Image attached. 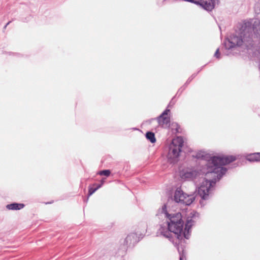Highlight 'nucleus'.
<instances>
[{
  "mask_svg": "<svg viewBox=\"0 0 260 260\" xmlns=\"http://www.w3.org/2000/svg\"><path fill=\"white\" fill-rule=\"evenodd\" d=\"M183 145V139L181 137H177L172 140L170 145L168 154V159L170 163H175L178 161L180 152Z\"/></svg>",
  "mask_w": 260,
  "mask_h": 260,
  "instance_id": "20e7f679",
  "label": "nucleus"
},
{
  "mask_svg": "<svg viewBox=\"0 0 260 260\" xmlns=\"http://www.w3.org/2000/svg\"><path fill=\"white\" fill-rule=\"evenodd\" d=\"M10 23V22H8V23L6 24V25H5V27H7V25Z\"/></svg>",
  "mask_w": 260,
  "mask_h": 260,
  "instance_id": "f3484780",
  "label": "nucleus"
},
{
  "mask_svg": "<svg viewBox=\"0 0 260 260\" xmlns=\"http://www.w3.org/2000/svg\"><path fill=\"white\" fill-rule=\"evenodd\" d=\"M110 173L111 172L109 170H104L99 172L98 174L100 175H104L108 177L110 175Z\"/></svg>",
  "mask_w": 260,
  "mask_h": 260,
  "instance_id": "f8f14e48",
  "label": "nucleus"
},
{
  "mask_svg": "<svg viewBox=\"0 0 260 260\" xmlns=\"http://www.w3.org/2000/svg\"><path fill=\"white\" fill-rule=\"evenodd\" d=\"M238 35H234L224 42L226 49H230L236 46H244L246 48L252 45V37L260 40V20L255 19L245 21L240 25Z\"/></svg>",
  "mask_w": 260,
  "mask_h": 260,
  "instance_id": "7ed1b4c3",
  "label": "nucleus"
},
{
  "mask_svg": "<svg viewBox=\"0 0 260 260\" xmlns=\"http://www.w3.org/2000/svg\"><path fill=\"white\" fill-rule=\"evenodd\" d=\"M161 214L166 218V221L159 224L156 236L168 239L175 246H178L184 238H189L190 229L199 217L198 213L191 212L184 225L181 214L180 212L169 213L166 205L162 207Z\"/></svg>",
  "mask_w": 260,
  "mask_h": 260,
  "instance_id": "f03ea898",
  "label": "nucleus"
},
{
  "mask_svg": "<svg viewBox=\"0 0 260 260\" xmlns=\"http://www.w3.org/2000/svg\"><path fill=\"white\" fill-rule=\"evenodd\" d=\"M146 138L147 140L150 141V142L152 143H154L156 141V139L155 137V135L153 133L151 132H148L146 134Z\"/></svg>",
  "mask_w": 260,
  "mask_h": 260,
  "instance_id": "9b49d317",
  "label": "nucleus"
},
{
  "mask_svg": "<svg viewBox=\"0 0 260 260\" xmlns=\"http://www.w3.org/2000/svg\"><path fill=\"white\" fill-rule=\"evenodd\" d=\"M236 160V157L230 156H214L206 164L207 171L204 172L198 168H186L180 171L179 175L183 180L190 181L202 179L198 187V194L202 200H207L212 193L216 181L219 180L227 171L223 167Z\"/></svg>",
  "mask_w": 260,
  "mask_h": 260,
  "instance_id": "f257e3e1",
  "label": "nucleus"
},
{
  "mask_svg": "<svg viewBox=\"0 0 260 260\" xmlns=\"http://www.w3.org/2000/svg\"><path fill=\"white\" fill-rule=\"evenodd\" d=\"M140 240V237H138L136 233H131L126 237L124 243L127 246L134 245Z\"/></svg>",
  "mask_w": 260,
  "mask_h": 260,
  "instance_id": "0eeeda50",
  "label": "nucleus"
},
{
  "mask_svg": "<svg viewBox=\"0 0 260 260\" xmlns=\"http://www.w3.org/2000/svg\"><path fill=\"white\" fill-rule=\"evenodd\" d=\"M184 258V255L183 254H180V260H183Z\"/></svg>",
  "mask_w": 260,
  "mask_h": 260,
  "instance_id": "dca6fc26",
  "label": "nucleus"
},
{
  "mask_svg": "<svg viewBox=\"0 0 260 260\" xmlns=\"http://www.w3.org/2000/svg\"><path fill=\"white\" fill-rule=\"evenodd\" d=\"M196 76V75H192L190 77H189L188 80H187L185 84H188L192 80V79Z\"/></svg>",
  "mask_w": 260,
  "mask_h": 260,
  "instance_id": "4468645a",
  "label": "nucleus"
},
{
  "mask_svg": "<svg viewBox=\"0 0 260 260\" xmlns=\"http://www.w3.org/2000/svg\"><path fill=\"white\" fill-rule=\"evenodd\" d=\"M101 182V183L100 185H102V186L105 182V179H104V178L102 179Z\"/></svg>",
  "mask_w": 260,
  "mask_h": 260,
  "instance_id": "2eb2a0df",
  "label": "nucleus"
},
{
  "mask_svg": "<svg viewBox=\"0 0 260 260\" xmlns=\"http://www.w3.org/2000/svg\"><path fill=\"white\" fill-rule=\"evenodd\" d=\"M24 207V205L21 203H12L8 204L6 206V208L8 210H17L22 209Z\"/></svg>",
  "mask_w": 260,
  "mask_h": 260,
  "instance_id": "6e6552de",
  "label": "nucleus"
},
{
  "mask_svg": "<svg viewBox=\"0 0 260 260\" xmlns=\"http://www.w3.org/2000/svg\"><path fill=\"white\" fill-rule=\"evenodd\" d=\"M102 187V185L93 184V186H89L88 191V197L92 195L96 190Z\"/></svg>",
  "mask_w": 260,
  "mask_h": 260,
  "instance_id": "9d476101",
  "label": "nucleus"
},
{
  "mask_svg": "<svg viewBox=\"0 0 260 260\" xmlns=\"http://www.w3.org/2000/svg\"><path fill=\"white\" fill-rule=\"evenodd\" d=\"M247 160L249 161H260V153H254L249 155L247 157Z\"/></svg>",
  "mask_w": 260,
  "mask_h": 260,
  "instance_id": "1a4fd4ad",
  "label": "nucleus"
},
{
  "mask_svg": "<svg viewBox=\"0 0 260 260\" xmlns=\"http://www.w3.org/2000/svg\"><path fill=\"white\" fill-rule=\"evenodd\" d=\"M214 56L218 59H219L220 57V53H219V49L218 48L214 54Z\"/></svg>",
  "mask_w": 260,
  "mask_h": 260,
  "instance_id": "ddd939ff",
  "label": "nucleus"
},
{
  "mask_svg": "<svg viewBox=\"0 0 260 260\" xmlns=\"http://www.w3.org/2000/svg\"><path fill=\"white\" fill-rule=\"evenodd\" d=\"M174 199L177 203L189 206L194 200L195 196L194 194H187L185 193L180 188H178L175 191Z\"/></svg>",
  "mask_w": 260,
  "mask_h": 260,
  "instance_id": "39448f33",
  "label": "nucleus"
},
{
  "mask_svg": "<svg viewBox=\"0 0 260 260\" xmlns=\"http://www.w3.org/2000/svg\"><path fill=\"white\" fill-rule=\"evenodd\" d=\"M169 112L170 110L167 109L156 118L159 125L164 127L167 126L170 123V118L168 116Z\"/></svg>",
  "mask_w": 260,
  "mask_h": 260,
  "instance_id": "423d86ee",
  "label": "nucleus"
}]
</instances>
